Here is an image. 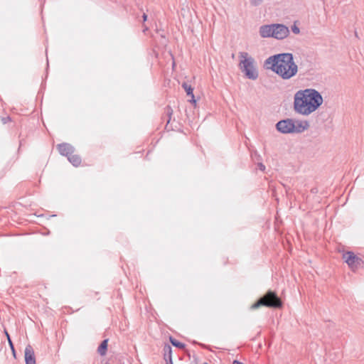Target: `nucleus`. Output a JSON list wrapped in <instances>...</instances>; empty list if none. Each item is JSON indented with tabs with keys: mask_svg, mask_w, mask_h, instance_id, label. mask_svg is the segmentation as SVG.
<instances>
[{
	"mask_svg": "<svg viewBox=\"0 0 364 364\" xmlns=\"http://www.w3.org/2000/svg\"><path fill=\"white\" fill-rule=\"evenodd\" d=\"M267 69L272 70L284 80L294 77L298 71L297 65L294 61L293 55L289 53L272 55L264 61Z\"/></svg>",
	"mask_w": 364,
	"mask_h": 364,
	"instance_id": "obj_1",
	"label": "nucleus"
},
{
	"mask_svg": "<svg viewBox=\"0 0 364 364\" xmlns=\"http://www.w3.org/2000/svg\"><path fill=\"white\" fill-rule=\"evenodd\" d=\"M318 107V92L314 89L299 90L294 95V109L296 113L309 115Z\"/></svg>",
	"mask_w": 364,
	"mask_h": 364,
	"instance_id": "obj_2",
	"label": "nucleus"
},
{
	"mask_svg": "<svg viewBox=\"0 0 364 364\" xmlns=\"http://www.w3.org/2000/svg\"><path fill=\"white\" fill-rule=\"evenodd\" d=\"M238 67L245 77L250 80H256L258 77V71L255 59L247 52L238 53Z\"/></svg>",
	"mask_w": 364,
	"mask_h": 364,
	"instance_id": "obj_3",
	"label": "nucleus"
},
{
	"mask_svg": "<svg viewBox=\"0 0 364 364\" xmlns=\"http://www.w3.org/2000/svg\"><path fill=\"white\" fill-rule=\"evenodd\" d=\"M282 305L281 299L272 291H268L263 296L260 297L257 302L252 305V309H256L262 306L270 308H279Z\"/></svg>",
	"mask_w": 364,
	"mask_h": 364,
	"instance_id": "obj_4",
	"label": "nucleus"
},
{
	"mask_svg": "<svg viewBox=\"0 0 364 364\" xmlns=\"http://www.w3.org/2000/svg\"><path fill=\"white\" fill-rule=\"evenodd\" d=\"M322 109L323 110L320 112V120L324 124L325 129H331L335 108L333 106H327L326 103Z\"/></svg>",
	"mask_w": 364,
	"mask_h": 364,
	"instance_id": "obj_5",
	"label": "nucleus"
},
{
	"mask_svg": "<svg viewBox=\"0 0 364 364\" xmlns=\"http://www.w3.org/2000/svg\"><path fill=\"white\" fill-rule=\"evenodd\" d=\"M276 127L279 132L283 134L294 133V129L295 128L294 120L291 119L279 121L277 123Z\"/></svg>",
	"mask_w": 364,
	"mask_h": 364,
	"instance_id": "obj_6",
	"label": "nucleus"
},
{
	"mask_svg": "<svg viewBox=\"0 0 364 364\" xmlns=\"http://www.w3.org/2000/svg\"><path fill=\"white\" fill-rule=\"evenodd\" d=\"M274 38L282 40L287 38L289 34V30L287 26L280 23H273Z\"/></svg>",
	"mask_w": 364,
	"mask_h": 364,
	"instance_id": "obj_7",
	"label": "nucleus"
},
{
	"mask_svg": "<svg viewBox=\"0 0 364 364\" xmlns=\"http://www.w3.org/2000/svg\"><path fill=\"white\" fill-rule=\"evenodd\" d=\"M259 33L262 38H274L273 23L260 26Z\"/></svg>",
	"mask_w": 364,
	"mask_h": 364,
	"instance_id": "obj_8",
	"label": "nucleus"
},
{
	"mask_svg": "<svg viewBox=\"0 0 364 364\" xmlns=\"http://www.w3.org/2000/svg\"><path fill=\"white\" fill-rule=\"evenodd\" d=\"M58 150L61 155L68 157L70 155L74 153V147L68 143H63L58 145Z\"/></svg>",
	"mask_w": 364,
	"mask_h": 364,
	"instance_id": "obj_9",
	"label": "nucleus"
},
{
	"mask_svg": "<svg viewBox=\"0 0 364 364\" xmlns=\"http://www.w3.org/2000/svg\"><path fill=\"white\" fill-rule=\"evenodd\" d=\"M24 353L26 364H36L34 350L31 345L26 347Z\"/></svg>",
	"mask_w": 364,
	"mask_h": 364,
	"instance_id": "obj_10",
	"label": "nucleus"
},
{
	"mask_svg": "<svg viewBox=\"0 0 364 364\" xmlns=\"http://www.w3.org/2000/svg\"><path fill=\"white\" fill-rule=\"evenodd\" d=\"M294 133H301L309 127V124L306 121H294Z\"/></svg>",
	"mask_w": 364,
	"mask_h": 364,
	"instance_id": "obj_11",
	"label": "nucleus"
},
{
	"mask_svg": "<svg viewBox=\"0 0 364 364\" xmlns=\"http://www.w3.org/2000/svg\"><path fill=\"white\" fill-rule=\"evenodd\" d=\"M343 259L350 267H353L355 261L358 259L357 256L353 252H347L343 254Z\"/></svg>",
	"mask_w": 364,
	"mask_h": 364,
	"instance_id": "obj_12",
	"label": "nucleus"
},
{
	"mask_svg": "<svg viewBox=\"0 0 364 364\" xmlns=\"http://www.w3.org/2000/svg\"><path fill=\"white\" fill-rule=\"evenodd\" d=\"M68 159L75 166H78L81 164V158L78 155L72 154Z\"/></svg>",
	"mask_w": 364,
	"mask_h": 364,
	"instance_id": "obj_13",
	"label": "nucleus"
},
{
	"mask_svg": "<svg viewBox=\"0 0 364 364\" xmlns=\"http://www.w3.org/2000/svg\"><path fill=\"white\" fill-rule=\"evenodd\" d=\"M108 340H104L97 348V352L100 355H105L107 353Z\"/></svg>",
	"mask_w": 364,
	"mask_h": 364,
	"instance_id": "obj_14",
	"label": "nucleus"
},
{
	"mask_svg": "<svg viewBox=\"0 0 364 364\" xmlns=\"http://www.w3.org/2000/svg\"><path fill=\"white\" fill-rule=\"evenodd\" d=\"M169 341L173 346H175L179 349H184L186 347V345L184 343L179 342L178 341H177L176 338H173L172 336L169 337Z\"/></svg>",
	"mask_w": 364,
	"mask_h": 364,
	"instance_id": "obj_15",
	"label": "nucleus"
},
{
	"mask_svg": "<svg viewBox=\"0 0 364 364\" xmlns=\"http://www.w3.org/2000/svg\"><path fill=\"white\" fill-rule=\"evenodd\" d=\"M164 359L166 360L170 357H172V348L169 345H166L164 348Z\"/></svg>",
	"mask_w": 364,
	"mask_h": 364,
	"instance_id": "obj_16",
	"label": "nucleus"
},
{
	"mask_svg": "<svg viewBox=\"0 0 364 364\" xmlns=\"http://www.w3.org/2000/svg\"><path fill=\"white\" fill-rule=\"evenodd\" d=\"M182 87L184 89V90L186 91L187 95H191L193 94V89L192 88V87L188 85V83L186 82H183L182 84Z\"/></svg>",
	"mask_w": 364,
	"mask_h": 364,
	"instance_id": "obj_17",
	"label": "nucleus"
},
{
	"mask_svg": "<svg viewBox=\"0 0 364 364\" xmlns=\"http://www.w3.org/2000/svg\"><path fill=\"white\" fill-rule=\"evenodd\" d=\"M250 1L251 5L257 6L260 5L262 3L263 0H250Z\"/></svg>",
	"mask_w": 364,
	"mask_h": 364,
	"instance_id": "obj_18",
	"label": "nucleus"
},
{
	"mask_svg": "<svg viewBox=\"0 0 364 364\" xmlns=\"http://www.w3.org/2000/svg\"><path fill=\"white\" fill-rule=\"evenodd\" d=\"M291 31L294 34H299L300 33V29L296 24L291 26Z\"/></svg>",
	"mask_w": 364,
	"mask_h": 364,
	"instance_id": "obj_19",
	"label": "nucleus"
},
{
	"mask_svg": "<svg viewBox=\"0 0 364 364\" xmlns=\"http://www.w3.org/2000/svg\"><path fill=\"white\" fill-rule=\"evenodd\" d=\"M9 346H10L11 350H12L13 355L15 357L16 356V352H15V349H14V345H13V343H12L11 340H9Z\"/></svg>",
	"mask_w": 364,
	"mask_h": 364,
	"instance_id": "obj_20",
	"label": "nucleus"
},
{
	"mask_svg": "<svg viewBox=\"0 0 364 364\" xmlns=\"http://www.w3.org/2000/svg\"><path fill=\"white\" fill-rule=\"evenodd\" d=\"M11 120V118L9 117H3L1 119V121L3 122V124H6L8 122H9Z\"/></svg>",
	"mask_w": 364,
	"mask_h": 364,
	"instance_id": "obj_21",
	"label": "nucleus"
},
{
	"mask_svg": "<svg viewBox=\"0 0 364 364\" xmlns=\"http://www.w3.org/2000/svg\"><path fill=\"white\" fill-rule=\"evenodd\" d=\"M258 167L262 171H264L265 170V166L262 163L258 164Z\"/></svg>",
	"mask_w": 364,
	"mask_h": 364,
	"instance_id": "obj_22",
	"label": "nucleus"
},
{
	"mask_svg": "<svg viewBox=\"0 0 364 364\" xmlns=\"http://www.w3.org/2000/svg\"><path fill=\"white\" fill-rule=\"evenodd\" d=\"M190 96L191 97V99L189 100V101H190V102H191V103H193V104L196 105V100H195L194 95L193 94V95H190Z\"/></svg>",
	"mask_w": 364,
	"mask_h": 364,
	"instance_id": "obj_23",
	"label": "nucleus"
},
{
	"mask_svg": "<svg viewBox=\"0 0 364 364\" xmlns=\"http://www.w3.org/2000/svg\"><path fill=\"white\" fill-rule=\"evenodd\" d=\"M166 364H173L172 357H170L169 358H166Z\"/></svg>",
	"mask_w": 364,
	"mask_h": 364,
	"instance_id": "obj_24",
	"label": "nucleus"
},
{
	"mask_svg": "<svg viewBox=\"0 0 364 364\" xmlns=\"http://www.w3.org/2000/svg\"><path fill=\"white\" fill-rule=\"evenodd\" d=\"M142 17H143V20H144V21H146V19H147V15H146V14H144Z\"/></svg>",
	"mask_w": 364,
	"mask_h": 364,
	"instance_id": "obj_25",
	"label": "nucleus"
},
{
	"mask_svg": "<svg viewBox=\"0 0 364 364\" xmlns=\"http://www.w3.org/2000/svg\"><path fill=\"white\" fill-rule=\"evenodd\" d=\"M5 333H6V337H7L8 341L9 342V340H11V338H10V336H9V334L7 333V331H5Z\"/></svg>",
	"mask_w": 364,
	"mask_h": 364,
	"instance_id": "obj_26",
	"label": "nucleus"
},
{
	"mask_svg": "<svg viewBox=\"0 0 364 364\" xmlns=\"http://www.w3.org/2000/svg\"><path fill=\"white\" fill-rule=\"evenodd\" d=\"M323 103V98H322V96L320 95V106L322 105Z\"/></svg>",
	"mask_w": 364,
	"mask_h": 364,
	"instance_id": "obj_27",
	"label": "nucleus"
},
{
	"mask_svg": "<svg viewBox=\"0 0 364 364\" xmlns=\"http://www.w3.org/2000/svg\"><path fill=\"white\" fill-rule=\"evenodd\" d=\"M170 110H171V108L168 107L167 108V112H168V114H171Z\"/></svg>",
	"mask_w": 364,
	"mask_h": 364,
	"instance_id": "obj_28",
	"label": "nucleus"
},
{
	"mask_svg": "<svg viewBox=\"0 0 364 364\" xmlns=\"http://www.w3.org/2000/svg\"><path fill=\"white\" fill-rule=\"evenodd\" d=\"M147 29H148V28H147V27H145V28H144V32L146 30H147Z\"/></svg>",
	"mask_w": 364,
	"mask_h": 364,
	"instance_id": "obj_29",
	"label": "nucleus"
},
{
	"mask_svg": "<svg viewBox=\"0 0 364 364\" xmlns=\"http://www.w3.org/2000/svg\"><path fill=\"white\" fill-rule=\"evenodd\" d=\"M203 364H208V363H203Z\"/></svg>",
	"mask_w": 364,
	"mask_h": 364,
	"instance_id": "obj_30",
	"label": "nucleus"
}]
</instances>
